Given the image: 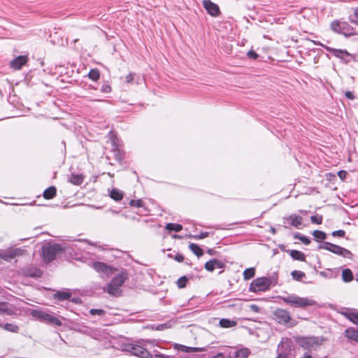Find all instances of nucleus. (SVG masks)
I'll return each instance as SVG.
<instances>
[{
	"label": "nucleus",
	"mask_w": 358,
	"mask_h": 358,
	"mask_svg": "<svg viewBox=\"0 0 358 358\" xmlns=\"http://www.w3.org/2000/svg\"><path fill=\"white\" fill-rule=\"evenodd\" d=\"M285 303L293 306L296 308H305L308 306H313L316 304V301L305 297H301L295 294H289L285 296H279Z\"/></svg>",
	"instance_id": "1"
},
{
	"label": "nucleus",
	"mask_w": 358,
	"mask_h": 358,
	"mask_svg": "<svg viewBox=\"0 0 358 358\" xmlns=\"http://www.w3.org/2000/svg\"><path fill=\"white\" fill-rule=\"evenodd\" d=\"M325 340L323 336H299L296 341L303 349L310 350L322 345Z\"/></svg>",
	"instance_id": "2"
},
{
	"label": "nucleus",
	"mask_w": 358,
	"mask_h": 358,
	"mask_svg": "<svg viewBox=\"0 0 358 358\" xmlns=\"http://www.w3.org/2000/svg\"><path fill=\"white\" fill-rule=\"evenodd\" d=\"M31 315L37 320L55 326H61L62 324L59 318L56 317L54 313L49 311L33 310L31 311Z\"/></svg>",
	"instance_id": "3"
},
{
	"label": "nucleus",
	"mask_w": 358,
	"mask_h": 358,
	"mask_svg": "<svg viewBox=\"0 0 358 358\" xmlns=\"http://www.w3.org/2000/svg\"><path fill=\"white\" fill-rule=\"evenodd\" d=\"M127 279V273L122 271L115 275L108 285L107 292L109 294L118 296L121 292L120 287Z\"/></svg>",
	"instance_id": "4"
},
{
	"label": "nucleus",
	"mask_w": 358,
	"mask_h": 358,
	"mask_svg": "<svg viewBox=\"0 0 358 358\" xmlns=\"http://www.w3.org/2000/svg\"><path fill=\"white\" fill-rule=\"evenodd\" d=\"M43 256L45 262H50L52 261L56 255L61 251L65 250V247L60 244H47L43 246Z\"/></svg>",
	"instance_id": "5"
},
{
	"label": "nucleus",
	"mask_w": 358,
	"mask_h": 358,
	"mask_svg": "<svg viewBox=\"0 0 358 358\" xmlns=\"http://www.w3.org/2000/svg\"><path fill=\"white\" fill-rule=\"evenodd\" d=\"M331 27L334 31L343 34L345 36H350L355 34L354 28L344 21L335 20L331 22Z\"/></svg>",
	"instance_id": "6"
},
{
	"label": "nucleus",
	"mask_w": 358,
	"mask_h": 358,
	"mask_svg": "<svg viewBox=\"0 0 358 358\" xmlns=\"http://www.w3.org/2000/svg\"><path fill=\"white\" fill-rule=\"evenodd\" d=\"M320 248L330 251L345 258L350 259L352 257V252L348 250L329 242L323 243V244L320 246Z\"/></svg>",
	"instance_id": "7"
},
{
	"label": "nucleus",
	"mask_w": 358,
	"mask_h": 358,
	"mask_svg": "<svg viewBox=\"0 0 358 358\" xmlns=\"http://www.w3.org/2000/svg\"><path fill=\"white\" fill-rule=\"evenodd\" d=\"M273 318L277 322L282 324H287L293 327L296 324L295 320L291 319L289 313L284 309H277L273 313Z\"/></svg>",
	"instance_id": "8"
},
{
	"label": "nucleus",
	"mask_w": 358,
	"mask_h": 358,
	"mask_svg": "<svg viewBox=\"0 0 358 358\" xmlns=\"http://www.w3.org/2000/svg\"><path fill=\"white\" fill-rule=\"evenodd\" d=\"M271 283V279L268 278H258L252 282L250 286V290L254 292H264L268 289Z\"/></svg>",
	"instance_id": "9"
},
{
	"label": "nucleus",
	"mask_w": 358,
	"mask_h": 358,
	"mask_svg": "<svg viewBox=\"0 0 358 358\" xmlns=\"http://www.w3.org/2000/svg\"><path fill=\"white\" fill-rule=\"evenodd\" d=\"M25 252V250L21 248H10L5 251H0V258L10 262L17 257L24 255Z\"/></svg>",
	"instance_id": "10"
},
{
	"label": "nucleus",
	"mask_w": 358,
	"mask_h": 358,
	"mask_svg": "<svg viewBox=\"0 0 358 358\" xmlns=\"http://www.w3.org/2000/svg\"><path fill=\"white\" fill-rule=\"evenodd\" d=\"M202 3L203 8L210 15L217 17L220 14L219 6L210 0H203Z\"/></svg>",
	"instance_id": "11"
},
{
	"label": "nucleus",
	"mask_w": 358,
	"mask_h": 358,
	"mask_svg": "<svg viewBox=\"0 0 358 358\" xmlns=\"http://www.w3.org/2000/svg\"><path fill=\"white\" fill-rule=\"evenodd\" d=\"M132 355L141 358H150L151 354L144 348L137 345H131L128 350Z\"/></svg>",
	"instance_id": "12"
},
{
	"label": "nucleus",
	"mask_w": 358,
	"mask_h": 358,
	"mask_svg": "<svg viewBox=\"0 0 358 358\" xmlns=\"http://www.w3.org/2000/svg\"><path fill=\"white\" fill-rule=\"evenodd\" d=\"M92 268L99 273H106V275H110L115 273L116 269L111 266H108L105 263L96 262L93 263Z\"/></svg>",
	"instance_id": "13"
},
{
	"label": "nucleus",
	"mask_w": 358,
	"mask_h": 358,
	"mask_svg": "<svg viewBox=\"0 0 358 358\" xmlns=\"http://www.w3.org/2000/svg\"><path fill=\"white\" fill-rule=\"evenodd\" d=\"M29 60L27 55H20L15 57L10 61V66L15 70H20L24 65H25Z\"/></svg>",
	"instance_id": "14"
},
{
	"label": "nucleus",
	"mask_w": 358,
	"mask_h": 358,
	"mask_svg": "<svg viewBox=\"0 0 358 358\" xmlns=\"http://www.w3.org/2000/svg\"><path fill=\"white\" fill-rule=\"evenodd\" d=\"M292 350V342L289 338H283L278 346V352H285L290 355Z\"/></svg>",
	"instance_id": "15"
},
{
	"label": "nucleus",
	"mask_w": 358,
	"mask_h": 358,
	"mask_svg": "<svg viewBox=\"0 0 358 358\" xmlns=\"http://www.w3.org/2000/svg\"><path fill=\"white\" fill-rule=\"evenodd\" d=\"M341 314L353 324L358 325V310H347L343 311Z\"/></svg>",
	"instance_id": "16"
},
{
	"label": "nucleus",
	"mask_w": 358,
	"mask_h": 358,
	"mask_svg": "<svg viewBox=\"0 0 358 358\" xmlns=\"http://www.w3.org/2000/svg\"><path fill=\"white\" fill-rule=\"evenodd\" d=\"M314 43H315V44H317V45H321V46L324 47L327 50H328L329 52L333 53L334 55L337 57L343 58L345 55H350V54L346 50H339V49H334V48H329V47H327V46H324L322 43H320V42H314Z\"/></svg>",
	"instance_id": "17"
},
{
	"label": "nucleus",
	"mask_w": 358,
	"mask_h": 358,
	"mask_svg": "<svg viewBox=\"0 0 358 358\" xmlns=\"http://www.w3.org/2000/svg\"><path fill=\"white\" fill-rule=\"evenodd\" d=\"M174 349L188 353L199 352L204 350V349L201 348L188 347L178 343L174 345Z\"/></svg>",
	"instance_id": "18"
},
{
	"label": "nucleus",
	"mask_w": 358,
	"mask_h": 358,
	"mask_svg": "<svg viewBox=\"0 0 358 358\" xmlns=\"http://www.w3.org/2000/svg\"><path fill=\"white\" fill-rule=\"evenodd\" d=\"M0 314L13 315L15 314V310L8 303L0 302Z\"/></svg>",
	"instance_id": "19"
},
{
	"label": "nucleus",
	"mask_w": 358,
	"mask_h": 358,
	"mask_svg": "<svg viewBox=\"0 0 358 358\" xmlns=\"http://www.w3.org/2000/svg\"><path fill=\"white\" fill-rule=\"evenodd\" d=\"M285 220L288 221L292 226L298 229H299L300 226L302 224V217L295 214L289 215L286 217Z\"/></svg>",
	"instance_id": "20"
},
{
	"label": "nucleus",
	"mask_w": 358,
	"mask_h": 358,
	"mask_svg": "<svg viewBox=\"0 0 358 358\" xmlns=\"http://www.w3.org/2000/svg\"><path fill=\"white\" fill-rule=\"evenodd\" d=\"M345 336L348 339L358 342V330L354 327H349L345 331Z\"/></svg>",
	"instance_id": "21"
},
{
	"label": "nucleus",
	"mask_w": 358,
	"mask_h": 358,
	"mask_svg": "<svg viewBox=\"0 0 358 358\" xmlns=\"http://www.w3.org/2000/svg\"><path fill=\"white\" fill-rule=\"evenodd\" d=\"M250 354V350L248 348H242L239 350H233V355L234 358H247Z\"/></svg>",
	"instance_id": "22"
},
{
	"label": "nucleus",
	"mask_w": 358,
	"mask_h": 358,
	"mask_svg": "<svg viewBox=\"0 0 358 358\" xmlns=\"http://www.w3.org/2000/svg\"><path fill=\"white\" fill-rule=\"evenodd\" d=\"M57 189L55 187L51 186L46 189L43 192V197L46 199H51L56 196Z\"/></svg>",
	"instance_id": "23"
},
{
	"label": "nucleus",
	"mask_w": 358,
	"mask_h": 358,
	"mask_svg": "<svg viewBox=\"0 0 358 358\" xmlns=\"http://www.w3.org/2000/svg\"><path fill=\"white\" fill-rule=\"evenodd\" d=\"M69 181L76 185H79L83 182V176L81 174H71Z\"/></svg>",
	"instance_id": "24"
},
{
	"label": "nucleus",
	"mask_w": 358,
	"mask_h": 358,
	"mask_svg": "<svg viewBox=\"0 0 358 358\" xmlns=\"http://www.w3.org/2000/svg\"><path fill=\"white\" fill-rule=\"evenodd\" d=\"M342 280L345 282H351L353 280V274L350 269L345 268L342 271Z\"/></svg>",
	"instance_id": "25"
},
{
	"label": "nucleus",
	"mask_w": 358,
	"mask_h": 358,
	"mask_svg": "<svg viewBox=\"0 0 358 358\" xmlns=\"http://www.w3.org/2000/svg\"><path fill=\"white\" fill-rule=\"evenodd\" d=\"M289 255L294 259L305 261V255L300 251L293 250L290 251Z\"/></svg>",
	"instance_id": "26"
},
{
	"label": "nucleus",
	"mask_w": 358,
	"mask_h": 358,
	"mask_svg": "<svg viewBox=\"0 0 358 358\" xmlns=\"http://www.w3.org/2000/svg\"><path fill=\"white\" fill-rule=\"evenodd\" d=\"M236 322L230 320L229 319H221L220 320V325L223 328L233 327L236 325Z\"/></svg>",
	"instance_id": "27"
},
{
	"label": "nucleus",
	"mask_w": 358,
	"mask_h": 358,
	"mask_svg": "<svg viewBox=\"0 0 358 358\" xmlns=\"http://www.w3.org/2000/svg\"><path fill=\"white\" fill-rule=\"evenodd\" d=\"M71 296V294L69 292H57L54 294V298L57 299L60 301L69 299Z\"/></svg>",
	"instance_id": "28"
},
{
	"label": "nucleus",
	"mask_w": 358,
	"mask_h": 358,
	"mask_svg": "<svg viewBox=\"0 0 358 358\" xmlns=\"http://www.w3.org/2000/svg\"><path fill=\"white\" fill-rule=\"evenodd\" d=\"M189 248L197 257H201L203 254L202 249L196 244H194V243L189 244Z\"/></svg>",
	"instance_id": "29"
},
{
	"label": "nucleus",
	"mask_w": 358,
	"mask_h": 358,
	"mask_svg": "<svg viewBox=\"0 0 358 358\" xmlns=\"http://www.w3.org/2000/svg\"><path fill=\"white\" fill-rule=\"evenodd\" d=\"M110 197L115 201H120L123 198V193L117 189H113L110 192Z\"/></svg>",
	"instance_id": "30"
},
{
	"label": "nucleus",
	"mask_w": 358,
	"mask_h": 358,
	"mask_svg": "<svg viewBox=\"0 0 358 358\" xmlns=\"http://www.w3.org/2000/svg\"><path fill=\"white\" fill-rule=\"evenodd\" d=\"M165 228L167 231H180L182 230V226L180 224L168 223L166 225Z\"/></svg>",
	"instance_id": "31"
},
{
	"label": "nucleus",
	"mask_w": 358,
	"mask_h": 358,
	"mask_svg": "<svg viewBox=\"0 0 358 358\" xmlns=\"http://www.w3.org/2000/svg\"><path fill=\"white\" fill-rule=\"evenodd\" d=\"M255 275V268H246L243 272V278L245 280H250L253 278Z\"/></svg>",
	"instance_id": "32"
},
{
	"label": "nucleus",
	"mask_w": 358,
	"mask_h": 358,
	"mask_svg": "<svg viewBox=\"0 0 358 358\" xmlns=\"http://www.w3.org/2000/svg\"><path fill=\"white\" fill-rule=\"evenodd\" d=\"M320 275L324 278H332L336 277V270L327 269L320 272Z\"/></svg>",
	"instance_id": "33"
},
{
	"label": "nucleus",
	"mask_w": 358,
	"mask_h": 358,
	"mask_svg": "<svg viewBox=\"0 0 358 358\" xmlns=\"http://www.w3.org/2000/svg\"><path fill=\"white\" fill-rule=\"evenodd\" d=\"M88 77L92 80L96 81L99 79L100 73H99V70L96 69H91L88 73Z\"/></svg>",
	"instance_id": "34"
},
{
	"label": "nucleus",
	"mask_w": 358,
	"mask_h": 358,
	"mask_svg": "<svg viewBox=\"0 0 358 358\" xmlns=\"http://www.w3.org/2000/svg\"><path fill=\"white\" fill-rule=\"evenodd\" d=\"M2 327L8 331L13 333H17L19 331V327L13 324L7 323L3 325Z\"/></svg>",
	"instance_id": "35"
},
{
	"label": "nucleus",
	"mask_w": 358,
	"mask_h": 358,
	"mask_svg": "<svg viewBox=\"0 0 358 358\" xmlns=\"http://www.w3.org/2000/svg\"><path fill=\"white\" fill-rule=\"evenodd\" d=\"M313 235L315 237V238L318 241H323L327 237V235L324 231L319 230L314 231Z\"/></svg>",
	"instance_id": "36"
},
{
	"label": "nucleus",
	"mask_w": 358,
	"mask_h": 358,
	"mask_svg": "<svg viewBox=\"0 0 358 358\" xmlns=\"http://www.w3.org/2000/svg\"><path fill=\"white\" fill-rule=\"evenodd\" d=\"M291 275L295 280H300L306 276L305 273L301 271H293Z\"/></svg>",
	"instance_id": "37"
},
{
	"label": "nucleus",
	"mask_w": 358,
	"mask_h": 358,
	"mask_svg": "<svg viewBox=\"0 0 358 358\" xmlns=\"http://www.w3.org/2000/svg\"><path fill=\"white\" fill-rule=\"evenodd\" d=\"M187 278L186 276H182L177 281V285L179 288H184L187 282Z\"/></svg>",
	"instance_id": "38"
},
{
	"label": "nucleus",
	"mask_w": 358,
	"mask_h": 358,
	"mask_svg": "<svg viewBox=\"0 0 358 358\" xmlns=\"http://www.w3.org/2000/svg\"><path fill=\"white\" fill-rule=\"evenodd\" d=\"M205 268L208 271H213L215 268V266H214V259H212L209 262H207L206 264H205V266H204Z\"/></svg>",
	"instance_id": "39"
},
{
	"label": "nucleus",
	"mask_w": 358,
	"mask_h": 358,
	"mask_svg": "<svg viewBox=\"0 0 358 358\" xmlns=\"http://www.w3.org/2000/svg\"><path fill=\"white\" fill-rule=\"evenodd\" d=\"M129 205L135 207H142L143 206V201L141 199H132L130 201Z\"/></svg>",
	"instance_id": "40"
},
{
	"label": "nucleus",
	"mask_w": 358,
	"mask_h": 358,
	"mask_svg": "<svg viewBox=\"0 0 358 358\" xmlns=\"http://www.w3.org/2000/svg\"><path fill=\"white\" fill-rule=\"evenodd\" d=\"M310 220L313 223L320 224L322 222V217L320 215V216L313 215L310 217Z\"/></svg>",
	"instance_id": "41"
},
{
	"label": "nucleus",
	"mask_w": 358,
	"mask_h": 358,
	"mask_svg": "<svg viewBox=\"0 0 358 358\" xmlns=\"http://www.w3.org/2000/svg\"><path fill=\"white\" fill-rule=\"evenodd\" d=\"M354 16L357 18V20H354L352 17H350V21L355 24L358 25V6L354 8Z\"/></svg>",
	"instance_id": "42"
},
{
	"label": "nucleus",
	"mask_w": 358,
	"mask_h": 358,
	"mask_svg": "<svg viewBox=\"0 0 358 358\" xmlns=\"http://www.w3.org/2000/svg\"><path fill=\"white\" fill-rule=\"evenodd\" d=\"M90 313L92 315H102L104 313V310L102 309H91Z\"/></svg>",
	"instance_id": "43"
},
{
	"label": "nucleus",
	"mask_w": 358,
	"mask_h": 358,
	"mask_svg": "<svg viewBox=\"0 0 358 358\" xmlns=\"http://www.w3.org/2000/svg\"><path fill=\"white\" fill-rule=\"evenodd\" d=\"M296 238H298L305 245H308L310 243V239L306 236H296Z\"/></svg>",
	"instance_id": "44"
},
{
	"label": "nucleus",
	"mask_w": 358,
	"mask_h": 358,
	"mask_svg": "<svg viewBox=\"0 0 358 358\" xmlns=\"http://www.w3.org/2000/svg\"><path fill=\"white\" fill-rule=\"evenodd\" d=\"M209 235V233L207 232V231H205V232H202L200 234H198V235H194L192 237L194 238V239H202V238H204L206 237H208Z\"/></svg>",
	"instance_id": "45"
},
{
	"label": "nucleus",
	"mask_w": 358,
	"mask_h": 358,
	"mask_svg": "<svg viewBox=\"0 0 358 358\" xmlns=\"http://www.w3.org/2000/svg\"><path fill=\"white\" fill-rule=\"evenodd\" d=\"M345 232L343 230H338V231H334L332 232L333 236L343 237L345 236Z\"/></svg>",
	"instance_id": "46"
},
{
	"label": "nucleus",
	"mask_w": 358,
	"mask_h": 358,
	"mask_svg": "<svg viewBox=\"0 0 358 358\" xmlns=\"http://www.w3.org/2000/svg\"><path fill=\"white\" fill-rule=\"evenodd\" d=\"M101 91L103 92V93H109L111 91V87L109 85H103L101 88Z\"/></svg>",
	"instance_id": "47"
},
{
	"label": "nucleus",
	"mask_w": 358,
	"mask_h": 358,
	"mask_svg": "<svg viewBox=\"0 0 358 358\" xmlns=\"http://www.w3.org/2000/svg\"><path fill=\"white\" fill-rule=\"evenodd\" d=\"M134 80V74L132 73H129L126 77H125V82L127 83H131L133 82V80Z\"/></svg>",
	"instance_id": "48"
},
{
	"label": "nucleus",
	"mask_w": 358,
	"mask_h": 358,
	"mask_svg": "<svg viewBox=\"0 0 358 358\" xmlns=\"http://www.w3.org/2000/svg\"><path fill=\"white\" fill-rule=\"evenodd\" d=\"M247 55L248 57L252 59H257L258 57V55L253 50L248 51Z\"/></svg>",
	"instance_id": "49"
},
{
	"label": "nucleus",
	"mask_w": 358,
	"mask_h": 358,
	"mask_svg": "<svg viewBox=\"0 0 358 358\" xmlns=\"http://www.w3.org/2000/svg\"><path fill=\"white\" fill-rule=\"evenodd\" d=\"M171 325L169 324H162L157 326V330H164L165 329L170 328Z\"/></svg>",
	"instance_id": "50"
},
{
	"label": "nucleus",
	"mask_w": 358,
	"mask_h": 358,
	"mask_svg": "<svg viewBox=\"0 0 358 358\" xmlns=\"http://www.w3.org/2000/svg\"><path fill=\"white\" fill-rule=\"evenodd\" d=\"M289 354H286L285 352H278L277 358H288Z\"/></svg>",
	"instance_id": "51"
},
{
	"label": "nucleus",
	"mask_w": 358,
	"mask_h": 358,
	"mask_svg": "<svg viewBox=\"0 0 358 358\" xmlns=\"http://www.w3.org/2000/svg\"><path fill=\"white\" fill-rule=\"evenodd\" d=\"M214 266L215 268H221L223 267V264L220 260L214 259Z\"/></svg>",
	"instance_id": "52"
},
{
	"label": "nucleus",
	"mask_w": 358,
	"mask_h": 358,
	"mask_svg": "<svg viewBox=\"0 0 358 358\" xmlns=\"http://www.w3.org/2000/svg\"><path fill=\"white\" fill-rule=\"evenodd\" d=\"M345 95L348 99L352 100L355 99L354 94L350 91L346 92Z\"/></svg>",
	"instance_id": "53"
},
{
	"label": "nucleus",
	"mask_w": 358,
	"mask_h": 358,
	"mask_svg": "<svg viewBox=\"0 0 358 358\" xmlns=\"http://www.w3.org/2000/svg\"><path fill=\"white\" fill-rule=\"evenodd\" d=\"M175 259L178 262H182L184 260V257L180 254H178L175 256Z\"/></svg>",
	"instance_id": "54"
},
{
	"label": "nucleus",
	"mask_w": 358,
	"mask_h": 358,
	"mask_svg": "<svg viewBox=\"0 0 358 358\" xmlns=\"http://www.w3.org/2000/svg\"><path fill=\"white\" fill-rule=\"evenodd\" d=\"M338 175L342 180H343L345 178L347 173L345 171H340L338 173Z\"/></svg>",
	"instance_id": "55"
},
{
	"label": "nucleus",
	"mask_w": 358,
	"mask_h": 358,
	"mask_svg": "<svg viewBox=\"0 0 358 358\" xmlns=\"http://www.w3.org/2000/svg\"><path fill=\"white\" fill-rule=\"evenodd\" d=\"M150 358H165V355H151V357Z\"/></svg>",
	"instance_id": "56"
},
{
	"label": "nucleus",
	"mask_w": 358,
	"mask_h": 358,
	"mask_svg": "<svg viewBox=\"0 0 358 358\" xmlns=\"http://www.w3.org/2000/svg\"><path fill=\"white\" fill-rule=\"evenodd\" d=\"M227 358H234V355H233V351L230 350L227 355Z\"/></svg>",
	"instance_id": "57"
},
{
	"label": "nucleus",
	"mask_w": 358,
	"mask_h": 358,
	"mask_svg": "<svg viewBox=\"0 0 358 358\" xmlns=\"http://www.w3.org/2000/svg\"><path fill=\"white\" fill-rule=\"evenodd\" d=\"M271 231L273 234L275 233V229L274 228H271Z\"/></svg>",
	"instance_id": "58"
},
{
	"label": "nucleus",
	"mask_w": 358,
	"mask_h": 358,
	"mask_svg": "<svg viewBox=\"0 0 358 358\" xmlns=\"http://www.w3.org/2000/svg\"><path fill=\"white\" fill-rule=\"evenodd\" d=\"M252 308H257V307L256 306H255V305H252Z\"/></svg>",
	"instance_id": "59"
},
{
	"label": "nucleus",
	"mask_w": 358,
	"mask_h": 358,
	"mask_svg": "<svg viewBox=\"0 0 358 358\" xmlns=\"http://www.w3.org/2000/svg\"><path fill=\"white\" fill-rule=\"evenodd\" d=\"M85 242H87L88 243V241L87 240H85L84 241ZM89 243L90 244V243L89 242ZM91 245H93L92 243H91Z\"/></svg>",
	"instance_id": "60"
},
{
	"label": "nucleus",
	"mask_w": 358,
	"mask_h": 358,
	"mask_svg": "<svg viewBox=\"0 0 358 358\" xmlns=\"http://www.w3.org/2000/svg\"><path fill=\"white\" fill-rule=\"evenodd\" d=\"M173 237H174V238H178V236H176V235H174V236H173Z\"/></svg>",
	"instance_id": "61"
},
{
	"label": "nucleus",
	"mask_w": 358,
	"mask_h": 358,
	"mask_svg": "<svg viewBox=\"0 0 358 358\" xmlns=\"http://www.w3.org/2000/svg\"><path fill=\"white\" fill-rule=\"evenodd\" d=\"M0 327H2L3 324L0 322Z\"/></svg>",
	"instance_id": "62"
},
{
	"label": "nucleus",
	"mask_w": 358,
	"mask_h": 358,
	"mask_svg": "<svg viewBox=\"0 0 358 358\" xmlns=\"http://www.w3.org/2000/svg\"><path fill=\"white\" fill-rule=\"evenodd\" d=\"M357 280L358 281V275H357Z\"/></svg>",
	"instance_id": "63"
}]
</instances>
